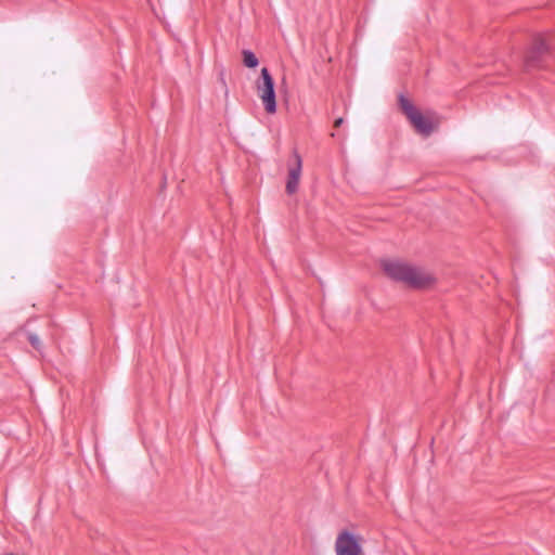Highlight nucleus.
Listing matches in <instances>:
<instances>
[{"mask_svg":"<svg viewBox=\"0 0 555 555\" xmlns=\"http://www.w3.org/2000/svg\"><path fill=\"white\" fill-rule=\"evenodd\" d=\"M383 269L390 279L412 288H426L436 282V278L428 270L401 260H385Z\"/></svg>","mask_w":555,"mask_h":555,"instance_id":"nucleus-1","label":"nucleus"},{"mask_svg":"<svg viewBox=\"0 0 555 555\" xmlns=\"http://www.w3.org/2000/svg\"><path fill=\"white\" fill-rule=\"evenodd\" d=\"M399 106L413 129L423 137H429L440 125L439 116L430 111H421L409 99L399 96Z\"/></svg>","mask_w":555,"mask_h":555,"instance_id":"nucleus-2","label":"nucleus"},{"mask_svg":"<svg viewBox=\"0 0 555 555\" xmlns=\"http://www.w3.org/2000/svg\"><path fill=\"white\" fill-rule=\"evenodd\" d=\"M255 87L257 94L264 106V111L268 114H274L276 112L274 80L267 67L261 69L260 78L256 80Z\"/></svg>","mask_w":555,"mask_h":555,"instance_id":"nucleus-3","label":"nucleus"},{"mask_svg":"<svg viewBox=\"0 0 555 555\" xmlns=\"http://www.w3.org/2000/svg\"><path fill=\"white\" fill-rule=\"evenodd\" d=\"M363 539L348 530H341L337 533L334 542L335 555H364Z\"/></svg>","mask_w":555,"mask_h":555,"instance_id":"nucleus-4","label":"nucleus"},{"mask_svg":"<svg viewBox=\"0 0 555 555\" xmlns=\"http://www.w3.org/2000/svg\"><path fill=\"white\" fill-rule=\"evenodd\" d=\"M550 46L546 39L542 36L534 38L531 48L526 54V65L528 67H537L542 61L543 56L548 53Z\"/></svg>","mask_w":555,"mask_h":555,"instance_id":"nucleus-5","label":"nucleus"},{"mask_svg":"<svg viewBox=\"0 0 555 555\" xmlns=\"http://www.w3.org/2000/svg\"><path fill=\"white\" fill-rule=\"evenodd\" d=\"M294 162L288 165V175H287V181H286V192L287 194H294L297 192L300 177H301V169H302V160L300 155L297 152H294L293 154Z\"/></svg>","mask_w":555,"mask_h":555,"instance_id":"nucleus-6","label":"nucleus"},{"mask_svg":"<svg viewBox=\"0 0 555 555\" xmlns=\"http://www.w3.org/2000/svg\"><path fill=\"white\" fill-rule=\"evenodd\" d=\"M243 63L246 67L255 68L258 66L259 61L257 56L249 50H243Z\"/></svg>","mask_w":555,"mask_h":555,"instance_id":"nucleus-7","label":"nucleus"},{"mask_svg":"<svg viewBox=\"0 0 555 555\" xmlns=\"http://www.w3.org/2000/svg\"><path fill=\"white\" fill-rule=\"evenodd\" d=\"M29 341L35 348L39 347V338L37 336L29 335Z\"/></svg>","mask_w":555,"mask_h":555,"instance_id":"nucleus-8","label":"nucleus"},{"mask_svg":"<svg viewBox=\"0 0 555 555\" xmlns=\"http://www.w3.org/2000/svg\"><path fill=\"white\" fill-rule=\"evenodd\" d=\"M343 124V118H338L335 120L334 126L339 127Z\"/></svg>","mask_w":555,"mask_h":555,"instance_id":"nucleus-9","label":"nucleus"}]
</instances>
